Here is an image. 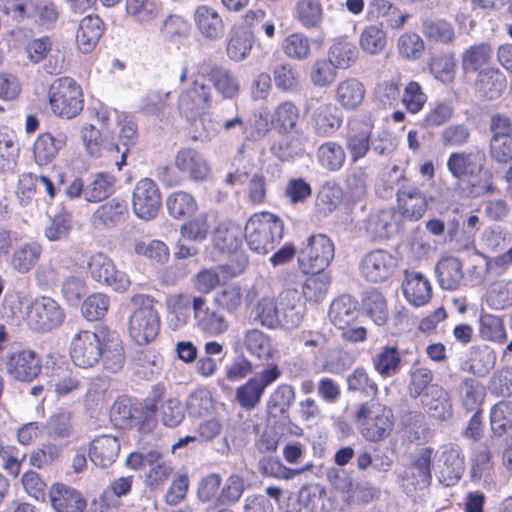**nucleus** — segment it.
I'll use <instances>...</instances> for the list:
<instances>
[{"label": "nucleus", "instance_id": "16", "mask_svg": "<svg viewBox=\"0 0 512 512\" xmlns=\"http://www.w3.org/2000/svg\"><path fill=\"white\" fill-rule=\"evenodd\" d=\"M440 467L439 481L447 487L454 486L462 478L465 471V456L462 449L453 443H447L438 451Z\"/></svg>", "mask_w": 512, "mask_h": 512}, {"label": "nucleus", "instance_id": "24", "mask_svg": "<svg viewBox=\"0 0 512 512\" xmlns=\"http://www.w3.org/2000/svg\"><path fill=\"white\" fill-rule=\"evenodd\" d=\"M281 326L287 329L297 327L304 316L305 305L296 289H287L278 295Z\"/></svg>", "mask_w": 512, "mask_h": 512}, {"label": "nucleus", "instance_id": "28", "mask_svg": "<svg viewBox=\"0 0 512 512\" xmlns=\"http://www.w3.org/2000/svg\"><path fill=\"white\" fill-rule=\"evenodd\" d=\"M49 499L55 512H84L87 505L79 491L64 484H54Z\"/></svg>", "mask_w": 512, "mask_h": 512}, {"label": "nucleus", "instance_id": "49", "mask_svg": "<svg viewBox=\"0 0 512 512\" xmlns=\"http://www.w3.org/2000/svg\"><path fill=\"white\" fill-rule=\"evenodd\" d=\"M365 96L364 85L355 78L341 81L336 88V100L345 109L359 106Z\"/></svg>", "mask_w": 512, "mask_h": 512}, {"label": "nucleus", "instance_id": "26", "mask_svg": "<svg viewBox=\"0 0 512 512\" xmlns=\"http://www.w3.org/2000/svg\"><path fill=\"white\" fill-rule=\"evenodd\" d=\"M51 51L52 42L47 36L33 39L25 46V52L31 63L38 64L44 59H47L44 69L49 74H58L63 69L64 61L63 58H59L58 55H52Z\"/></svg>", "mask_w": 512, "mask_h": 512}, {"label": "nucleus", "instance_id": "42", "mask_svg": "<svg viewBox=\"0 0 512 512\" xmlns=\"http://www.w3.org/2000/svg\"><path fill=\"white\" fill-rule=\"evenodd\" d=\"M316 158L321 168L329 172H337L344 167L347 155L340 143L326 141L317 148Z\"/></svg>", "mask_w": 512, "mask_h": 512}, {"label": "nucleus", "instance_id": "59", "mask_svg": "<svg viewBox=\"0 0 512 512\" xmlns=\"http://www.w3.org/2000/svg\"><path fill=\"white\" fill-rule=\"evenodd\" d=\"M308 277L303 285L304 297L315 303L321 302L328 293L331 277L328 273L315 272Z\"/></svg>", "mask_w": 512, "mask_h": 512}, {"label": "nucleus", "instance_id": "47", "mask_svg": "<svg viewBox=\"0 0 512 512\" xmlns=\"http://www.w3.org/2000/svg\"><path fill=\"white\" fill-rule=\"evenodd\" d=\"M254 35L251 31L239 27L232 30L226 52L228 57L235 62L246 59L253 47Z\"/></svg>", "mask_w": 512, "mask_h": 512}, {"label": "nucleus", "instance_id": "50", "mask_svg": "<svg viewBox=\"0 0 512 512\" xmlns=\"http://www.w3.org/2000/svg\"><path fill=\"white\" fill-rule=\"evenodd\" d=\"M497 445L493 438L479 443L472 454L471 471L475 478H481L485 473H489L493 467V455Z\"/></svg>", "mask_w": 512, "mask_h": 512}, {"label": "nucleus", "instance_id": "11", "mask_svg": "<svg viewBox=\"0 0 512 512\" xmlns=\"http://www.w3.org/2000/svg\"><path fill=\"white\" fill-rule=\"evenodd\" d=\"M247 265L248 260L244 254H235L226 264L199 271L193 278V286L198 292L208 294L222 282L243 273Z\"/></svg>", "mask_w": 512, "mask_h": 512}, {"label": "nucleus", "instance_id": "38", "mask_svg": "<svg viewBox=\"0 0 512 512\" xmlns=\"http://www.w3.org/2000/svg\"><path fill=\"white\" fill-rule=\"evenodd\" d=\"M131 366L133 373L144 380H151L160 374L163 359L160 354L151 349L140 350L135 353Z\"/></svg>", "mask_w": 512, "mask_h": 512}, {"label": "nucleus", "instance_id": "64", "mask_svg": "<svg viewBox=\"0 0 512 512\" xmlns=\"http://www.w3.org/2000/svg\"><path fill=\"white\" fill-rule=\"evenodd\" d=\"M425 50V42L415 32H405L397 40V51L406 60L420 59Z\"/></svg>", "mask_w": 512, "mask_h": 512}, {"label": "nucleus", "instance_id": "39", "mask_svg": "<svg viewBox=\"0 0 512 512\" xmlns=\"http://www.w3.org/2000/svg\"><path fill=\"white\" fill-rule=\"evenodd\" d=\"M148 471L145 474V484L151 489L162 486L172 475L173 466L170 460L166 459L158 449H152Z\"/></svg>", "mask_w": 512, "mask_h": 512}, {"label": "nucleus", "instance_id": "7", "mask_svg": "<svg viewBox=\"0 0 512 512\" xmlns=\"http://www.w3.org/2000/svg\"><path fill=\"white\" fill-rule=\"evenodd\" d=\"M24 319L31 330L45 333L59 327L65 319V313L57 301L42 296L26 306Z\"/></svg>", "mask_w": 512, "mask_h": 512}, {"label": "nucleus", "instance_id": "1", "mask_svg": "<svg viewBox=\"0 0 512 512\" xmlns=\"http://www.w3.org/2000/svg\"><path fill=\"white\" fill-rule=\"evenodd\" d=\"M130 305L129 336L140 345L153 341L160 329V316L156 309L157 301L149 295L136 294L131 297Z\"/></svg>", "mask_w": 512, "mask_h": 512}, {"label": "nucleus", "instance_id": "31", "mask_svg": "<svg viewBox=\"0 0 512 512\" xmlns=\"http://www.w3.org/2000/svg\"><path fill=\"white\" fill-rule=\"evenodd\" d=\"M119 451L120 443L116 437L101 435L92 440L89 457L95 466L105 469L116 461Z\"/></svg>", "mask_w": 512, "mask_h": 512}, {"label": "nucleus", "instance_id": "48", "mask_svg": "<svg viewBox=\"0 0 512 512\" xmlns=\"http://www.w3.org/2000/svg\"><path fill=\"white\" fill-rule=\"evenodd\" d=\"M103 366L107 371L117 373L125 363L124 349L118 335L108 332L102 347Z\"/></svg>", "mask_w": 512, "mask_h": 512}, {"label": "nucleus", "instance_id": "58", "mask_svg": "<svg viewBox=\"0 0 512 512\" xmlns=\"http://www.w3.org/2000/svg\"><path fill=\"white\" fill-rule=\"evenodd\" d=\"M39 0H4L1 10L16 22H23L36 16Z\"/></svg>", "mask_w": 512, "mask_h": 512}, {"label": "nucleus", "instance_id": "15", "mask_svg": "<svg viewBox=\"0 0 512 512\" xmlns=\"http://www.w3.org/2000/svg\"><path fill=\"white\" fill-rule=\"evenodd\" d=\"M395 267V258L383 249L367 252L359 262L361 276L374 283L387 280L393 274Z\"/></svg>", "mask_w": 512, "mask_h": 512}, {"label": "nucleus", "instance_id": "33", "mask_svg": "<svg viewBox=\"0 0 512 512\" xmlns=\"http://www.w3.org/2000/svg\"><path fill=\"white\" fill-rule=\"evenodd\" d=\"M328 316L337 328L346 329L359 316L358 302L349 295H341L332 301Z\"/></svg>", "mask_w": 512, "mask_h": 512}, {"label": "nucleus", "instance_id": "29", "mask_svg": "<svg viewBox=\"0 0 512 512\" xmlns=\"http://www.w3.org/2000/svg\"><path fill=\"white\" fill-rule=\"evenodd\" d=\"M402 291L409 303L419 307L427 304L432 297V288L428 278L416 271L405 272Z\"/></svg>", "mask_w": 512, "mask_h": 512}, {"label": "nucleus", "instance_id": "6", "mask_svg": "<svg viewBox=\"0 0 512 512\" xmlns=\"http://www.w3.org/2000/svg\"><path fill=\"white\" fill-rule=\"evenodd\" d=\"M356 420L362 436L368 441H381L392 431L391 410L375 401L361 404Z\"/></svg>", "mask_w": 512, "mask_h": 512}, {"label": "nucleus", "instance_id": "25", "mask_svg": "<svg viewBox=\"0 0 512 512\" xmlns=\"http://www.w3.org/2000/svg\"><path fill=\"white\" fill-rule=\"evenodd\" d=\"M204 78L213 85L215 90L225 99H234L240 92L239 79L233 72L221 65L212 64L203 68Z\"/></svg>", "mask_w": 512, "mask_h": 512}, {"label": "nucleus", "instance_id": "18", "mask_svg": "<svg viewBox=\"0 0 512 512\" xmlns=\"http://www.w3.org/2000/svg\"><path fill=\"white\" fill-rule=\"evenodd\" d=\"M309 124L319 137L332 136L341 126L342 118L332 103H319L308 107Z\"/></svg>", "mask_w": 512, "mask_h": 512}, {"label": "nucleus", "instance_id": "10", "mask_svg": "<svg viewBox=\"0 0 512 512\" xmlns=\"http://www.w3.org/2000/svg\"><path fill=\"white\" fill-rule=\"evenodd\" d=\"M108 330L80 331L71 341L70 354L76 366L88 368L98 363Z\"/></svg>", "mask_w": 512, "mask_h": 512}, {"label": "nucleus", "instance_id": "35", "mask_svg": "<svg viewBox=\"0 0 512 512\" xmlns=\"http://www.w3.org/2000/svg\"><path fill=\"white\" fill-rule=\"evenodd\" d=\"M372 366L382 378H391L397 375L403 366L402 356L396 346L381 347L372 356Z\"/></svg>", "mask_w": 512, "mask_h": 512}, {"label": "nucleus", "instance_id": "2", "mask_svg": "<svg viewBox=\"0 0 512 512\" xmlns=\"http://www.w3.org/2000/svg\"><path fill=\"white\" fill-rule=\"evenodd\" d=\"M137 138V126L131 121L124 122L120 129L119 140L121 146L117 143L103 137L101 132L94 126L89 125L83 128L82 139L87 152L92 157H99L102 151L110 153H120V160L115 159L118 170L126 164V156L129 147L135 144Z\"/></svg>", "mask_w": 512, "mask_h": 512}, {"label": "nucleus", "instance_id": "14", "mask_svg": "<svg viewBox=\"0 0 512 512\" xmlns=\"http://www.w3.org/2000/svg\"><path fill=\"white\" fill-rule=\"evenodd\" d=\"M164 395L165 387L163 385L153 386L145 407L153 413L159 411V418L163 425L171 428L177 427L185 418V409L175 397L167 398L158 407V402L163 399Z\"/></svg>", "mask_w": 512, "mask_h": 512}, {"label": "nucleus", "instance_id": "23", "mask_svg": "<svg viewBox=\"0 0 512 512\" xmlns=\"http://www.w3.org/2000/svg\"><path fill=\"white\" fill-rule=\"evenodd\" d=\"M366 232L374 239H388L399 232V215L392 208L371 213L365 221Z\"/></svg>", "mask_w": 512, "mask_h": 512}, {"label": "nucleus", "instance_id": "20", "mask_svg": "<svg viewBox=\"0 0 512 512\" xmlns=\"http://www.w3.org/2000/svg\"><path fill=\"white\" fill-rule=\"evenodd\" d=\"M485 161V154L479 149L454 152L447 160V168L457 179L456 182H460L464 181L467 176L472 177L476 172H482Z\"/></svg>", "mask_w": 512, "mask_h": 512}, {"label": "nucleus", "instance_id": "41", "mask_svg": "<svg viewBox=\"0 0 512 512\" xmlns=\"http://www.w3.org/2000/svg\"><path fill=\"white\" fill-rule=\"evenodd\" d=\"M104 31L103 21L97 15H88L84 17L78 28L77 44L79 49L84 52H90L98 43Z\"/></svg>", "mask_w": 512, "mask_h": 512}, {"label": "nucleus", "instance_id": "40", "mask_svg": "<svg viewBox=\"0 0 512 512\" xmlns=\"http://www.w3.org/2000/svg\"><path fill=\"white\" fill-rule=\"evenodd\" d=\"M506 88V77L495 68L481 70L475 82L476 91L488 99L498 98Z\"/></svg>", "mask_w": 512, "mask_h": 512}, {"label": "nucleus", "instance_id": "19", "mask_svg": "<svg viewBox=\"0 0 512 512\" xmlns=\"http://www.w3.org/2000/svg\"><path fill=\"white\" fill-rule=\"evenodd\" d=\"M193 21L197 32L206 41H219L225 34L222 16L209 5L197 6L193 13Z\"/></svg>", "mask_w": 512, "mask_h": 512}, {"label": "nucleus", "instance_id": "45", "mask_svg": "<svg viewBox=\"0 0 512 512\" xmlns=\"http://www.w3.org/2000/svg\"><path fill=\"white\" fill-rule=\"evenodd\" d=\"M433 449L431 447L419 448L414 456V460L409 468V473L413 478V484L420 489L430 485L432 480L431 463Z\"/></svg>", "mask_w": 512, "mask_h": 512}, {"label": "nucleus", "instance_id": "55", "mask_svg": "<svg viewBox=\"0 0 512 512\" xmlns=\"http://www.w3.org/2000/svg\"><path fill=\"white\" fill-rule=\"evenodd\" d=\"M115 179L107 173L95 174L85 186L84 199L99 202L109 197L114 191Z\"/></svg>", "mask_w": 512, "mask_h": 512}, {"label": "nucleus", "instance_id": "43", "mask_svg": "<svg viewBox=\"0 0 512 512\" xmlns=\"http://www.w3.org/2000/svg\"><path fill=\"white\" fill-rule=\"evenodd\" d=\"M458 395L461 406L467 412L481 410L486 396L485 386L475 378L466 377L459 384Z\"/></svg>", "mask_w": 512, "mask_h": 512}, {"label": "nucleus", "instance_id": "32", "mask_svg": "<svg viewBox=\"0 0 512 512\" xmlns=\"http://www.w3.org/2000/svg\"><path fill=\"white\" fill-rule=\"evenodd\" d=\"M67 135L58 132L56 135L43 133L39 135L33 145V158L37 165H48L66 145Z\"/></svg>", "mask_w": 512, "mask_h": 512}, {"label": "nucleus", "instance_id": "51", "mask_svg": "<svg viewBox=\"0 0 512 512\" xmlns=\"http://www.w3.org/2000/svg\"><path fill=\"white\" fill-rule=\"evenodd\" d=\"M359 45L362 51L369 55L380 54L387 45V34L383 25L365 26L359 35Z\"/></svg>", "mask_w": 512, "mask_h": 512}, {"label": "nucleus", "instance_id": "36", "mask_svg": "<svg viewBox=\"0 0 512 512\" xmlns=\"http://www.w3.org/2000/svg\"><path fill=\"white\" fill-rule=\"evenodd\" d=\"M454 189L459 196L465 198H478L485 194H492L495 190L492 173L483 169L472 177L467 176L464 181L456 182Z\"/></svg>", "mask_w": 512, "mask_h": 512}, {"label": "nucleus", "instance_id": "22", "mask_svg": "<svg viewBox=\"0 0 512 512\" xmlns=\"http://www.w3.org/2000/svg\"><path fill=\"white\" fill-rule=\"evenodd\" d=\"M174 166L193 181L204 180L210 172L207 160L193 148L180 149L175 155Z\"/></svg>", "mask_w": 512, "mask_h": 512}, {"label": "nucleus", "instance_id": "60", "mask_svg": "<svg viewBox=\"0 0 512 512\" xmlns=\"http://www.w3.org/2000/svg\"><path fill=\"white\" fill-rule=\"evenodd\" d=\"M363 305L368 316L376 325H384L388 319L387 302L384 295L372 289L368 291L363 299Z\"/></svg>", "mask_w": 512, "mask_h": 512}, {"label": "nucleus", "instance_id": "62", "mask_svg": "<svg viewBox=\"0 0 512 512\" xmlns=\"http://www.w3.org/2000/svg\"><path fill=\"white\" fill-rule=\"evenodd\" d=\"M358 50L356 46L343 39L336 40L329 50V61L336 68H348L357 59Z\"/></svg>", "mask_w": 512, "mask_h": 512}, {"label": "nucleus", "instance_id": "46", "mask_svg": "<svg viewBox=\"0 0 512 512\" xmlns=\"http://www.w3.org/2000/svg\"><path fill=\"white\" fill-rule=\"evenodd\" d=\"M439 285L445 290H454L459 287L462 279V264L455 257L442 258L436 265Z\"/></svg>", "mask_w": 512, "mask_h": 512}, {"label": "nucleus", "instance_id": "9", "mask_svg": "<svg viewBox=\"0 0 512 512\" xmlns=\"http://www.w3.org/2000/svg\"><path fill=\"white\" fill-rule=\"evenodd\" d=\"M335 256L332 240L324 234L308 237L299 251L298 262L301 270L308 273L323 272Z\"/></svg>", "mask_w": 512, "mask_h": 512}, {"label": "nucleus", "instance_id": "8", "mask_svg": "<svg viewBox=\"0 0 512 512\" xmlns=\"http://www.w3.org/2000/svg\"><path fill=\"white\" fill-rule=\"evenodd\" d=\"M0 366L11 378L20 382L32 381L42 368L41 358L35 351L19 346H11L0 357Z\"/></svg>", "mask_w": 512, "mask_h": 512}, {"label": "nucleus", "instance_id": "30", "mask_svg": "<svg viewBox=\"0 0 512 512\" xmlns=\"http://www.w3.org/2000/svg\"><path fill=\"white\" fill-rule=\"evenodd\" d=\"M373 128L371 122L354 125L350 128L346 136L345 145L352 163L358 162L369 153Z\"/></svg>", "mask_w": 512, "mask_h": 512}, {"label": "nucleus", "instance_id": "3", "mask_svg": "<svg viewBox=\"0 0 512 512\" xmlns=\"http://www.w3.org/2000/svg\"><path fill=\"white\" fill-rule=\"evenodd\" d=\"M284 224L271 213L254 214L245 226V240L249 248L259 254H266L275 248L283 237Z\"/></svg>", "mask_w": 512, "mask_h": 512}, {"label": "nucleus", "instance_id": "34", "mask_svg": "<svg viewBox=\"0 0 512 512\" xmlns=\"http://www.w3.org/2000/svg\"><path fill=\"white\" fill-rule=\"evenodd\" d=\"M128 214L127 203L113 198L100 205L92 214L91 221L96 229L111 228Z\"/></svg>", "mask_w": 512, "mask_h": 512}, {"label": "nucleus", "instance_id": "54", "mask_svg": "<svg viewBox=\"0 0 512 512\" xmlns=\"http://www.w3.org/2000/svg\"><path fill=\"white\" fill-rule=\"evenodd\" d=\"M41 253L42 248L38 243H26L14 251L11 267L19 273H27L37 263Z\"/></svg>", "mask_w": 512, "mask_h": 512}, {"label": "nucleus", "instance_id": "52", "mask_svg": "<svg viewBox=\"0 0 512 512\" xmlns=\"http://www.w3.org/2000/svg\"><path fill=\"white\" fill-rule=\"evenodd\" d=\"M294 17L305 28H317L323 17L319 0H298L294 8Z\"/></svg>", "mask_w": 512, "mask_h": 512}, {"label": "nucleus", "instance_id": "56", "mask_svg": "<svg viewBox=\"0 0 512 512\" xmlns=\"http://www.w3.org/2000/svg\"><path fill=\"white\" fill-rule=\"evenodd\" d=\"M299 503L310 512H329L330 501L320 485L303 487L299 492Z\"/></svg>", "mask_w": 512, "mask_h": 512}, {"label": "nucleus", "instance_id": "5", "mask_svg": "<svg viewBox=\"0 0 512 512\" xmlns=\"http://www.w3.org/2000/svg\"><path fill=\"white\" fill-rule=\"evenodd\" d=\"M48 97L52 112L59 117L71 119L83 109L81 89L70 77L54 80L49 87Z\"/></svg>", "mask_w": 512, "mask_h": 512}, {"label": "nucleus", "instance_id": "63", "mask_svg": "<svg viewBox=\"0 0 512 512\" xmlns=\"http://www.w3.org/2000/svg\"><path fill=\"white\" fill-rule=\"evenodd\" d=\"M274 84L282 92H294L299 86V72L289 63H279L272 69Z\"/></svg>", "mask_w": 512, "mask_h": 512}, {"label": "nucleus", "instance_id": "37", "mask_svg": "<svg viewBox=\"0 0 512 512\" xmlns=\"http://www.w3.org/2000/svg\"><path fill=\"white\" fill-rule=\"evenodd\" d=\"M496 360L495 350L488 345L472 346L463 370L483 377L494 368Z\"/></svg>", "mask_w": 512, "mask_h": 512}, {"label": "nucleus", "instance_id": "61", "mask_svg": "<svg viewBox=\"0 0 512 512\" xmlns=\"http://www.w3.org/2000/svg\"><path fill=\"white\" fill-rule=\"evenodd\" d=\"M299 119V109L291 101L280 103L274 110L272 115L273 125L282 132L288 133L292 131Z\"/></svg>", "mask_w": 512, "mask_h": 512}, {"label": "nucleus", "instance_id": "53", "mask_svg": "<svg viewBox=\"0 0 512 512\" xmlns=\"http://www.w3.org/2000/svg\"><path fill=\"white\" fill-rule=\"evenodd\" d=\"M479 334L484 340L497 344H504L507 341L503 319L493 314H481L479 318Z\"/></svg>", "mask_w": 512, "mask_h": 512}, {"label": "nucleus", "instance_id": "12", "mask_svg": "<svg viewBox=\"0 0 512 512\" xmlns=\"http://www.w3.org/2000/svg\"><path fill=\"white\" fill-rule=\"evenodd\" d=\"M161 207V194L158 185L150 178H142L132 192V210L140 219H154Z\"/></svg>", "mask_w": 512, "mask_h": 512}, {"label": "nucleus", "instance_id": "17", "mask_svg": "<svg viewBox=\"0 0 512 512\" xmlns=\"http://www.w3.org/2000/svg\"><path fill=\"white\" fill-rule=\"evenodd\" d=\"M192 308L196 326L202 333L209 336H218L229 329V321L224 314L210 308L203 297H194Z\"/></svg>", "mask_w": 512, "mask_h": 512}, {"label": "nucleus", "instance_id": "4", "mask_svg": "<svg viewBox=\"0 0 512 512\" xmlns=\"http://www.w3.org/2000/svg\"><path fill=\"white\" fill-rule=\"evenodd\" d=\"M203 79L201 70L193 74L192 82L178 96V111L190 122L206 113L213 104L212 89Z\"/></svg>", "mask_w": 512, "mask_h": 512}, {"label": "nucleus", "instance_id": "27", "mask_svg": "<svg viewBox=\"0 0 512 512\" xmlns=\"http://www.w3.org/2000/svg\"><path fill=\"white\" fill-rule=\"evenodd\" d=\"M398 209L401 215L412 221L421 219L427 210V201L413 185H402L397 192Z\"/></svg>", "mask_w": 512, "mask_h": 512}, {"label": "nucleus", "instance_id": "57", "mask_svg": "<svg viewBox=\"0 0 512 512\" xmlns=\"http://www.w3.org/2000/svg\"><path fill=\"white\" fill-rule=\"evenodd\" d=\"M166 206L169 214L175 219L188 218L197 210V204L193 196L184 191L169 195Z\"/></svg>", "mask_w": 512, "mask_h": 512}, {"label": "nucleus", "instance_id": "13", "mask_svg": "<svg viewBox=\"0 0 512 512\" xmlns=\"http://www.w3.org/2000/svg\"><path fill=\"white\" fill-rule=\"evenodd\" d=\"M88 269L94 280L115 291H125L130 285L128 275L118 270L113 261L103 253H96L90 257Z\"/></svg>", "mask_w": 512, "mask_h": 512}, {"label": "nucleus", "instance_id": "44", "mask_svg": "<svg viewBox=\"0 0 512 512\" xmlns=\"http://www.w3.org/2000/svg\"><path fill=\"white\" fill-rule=\"evenodd\" d=\"M242 239L241 226L232 221L220 223L213 235L214 246L223 252L236 251L241 246Z\"/></svg>", "mask_w": 512, "mask_h": 512}, {"label": "nucleus", "instance_id": "21", "mask_svg": "<svg viewBox=\"0 0 512 512\" xmlns=\"http://www.w3.org/2000/svg\"><path fill=\"white\" fill-rule=\"evenodd\" d=\"M421 402L427 415L438 422H446L453 417L450 394L437 384L430 385Z\"/></svg>", "mask_w": 512, "mask_h": 512}]
</instances>
